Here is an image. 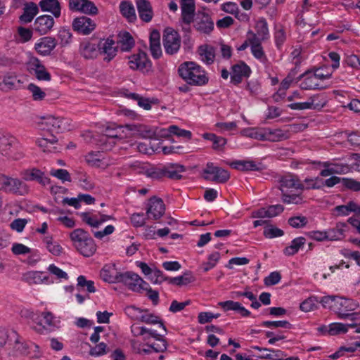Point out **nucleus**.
<instances>
[{"mask_svg": "<svg viewBox=\"0 0 360 360\" xmlns=\"http://www.w3.org/2000/svg\"><path fill=\"white\" fill-rule=\"evenodd\" d=\"M178 72L179 76L190 85L202 86L208 82L205 72L194 62L182 63Z\"/></svg>", "mask_w": 360, "mask_h": 360, "instance_id": "1", "label": "nucleus"}, {"mask_svg": "<svg viewBox=\"0 0 360 360\" xmlns=\"http://www.w3.org/2000/svg\"><path fill=\"white\" fill-rule=\"evenodd\" d=\"M75 249L83 256L89 257L96 251V245L89 233L82 229H77L70 233Z\"/></svg>", "mask_w": 360, "mask_h": 360, "instance_id": "2", "label": "nucleus"}, {"mask_svg": "<svg viewBox=\"0 0 360 360\" xmlns=\"http://www.w3.org/2000/svg\"><path fill=\"white\" fill-rule=\"evenodd\" d=\"M37 125L40 130L53 135L70 129V123L68 119L51 115L41 117L37 122Z\"/></svg>", "mask_w": 360, "mask_h": 360, "instance_id": "3", "label": "nucleus"}, {"mask_svg": "<svg viewBox=\"0 0 360 360\" xmlns=\"http://www.w3.org/2000/svg\"><path fill=\"white\" fill-rule=\"evenodd\" d=\"M184 24L186 25L192 24L193 30L200 35H210L214 28L212 15L205 11H198L195 15H193L188 22Z\"/></svg>", "mask_w": 360, "mask_h": 360, "instance_id": "4", "label": "nucleus"}, {"mask_svg": "<svg viewBox=\"0 0 360 360\" xmlns=\"http://www.w3.org/2000/svg\"><path fill=\"white\" fill-rule=\"evenodd\" d=\"M17 142V139L12 134L0 131V158L7 160L18 161L25 157L23 151L18 150L13 153L12 148Z\"/></svg>", "mask_w": 360, "mask_h": 360, "instance_id": "5", "label": "nucleus"}, {"mask_svg": "<svg viewBox=\"0 0 360 360\" xmlns=\"http://www.w3.org/2000/svg\"><path fill=\"white\" fill-rule=\"evenodd\" d=\"M358 306V304L352 299L338 297L336 302H335L334 311L340 319L349 318L352 321H354L356 319V314L349 313V311L355 310Z\"/></svg>", "mask_w": 360, "mask_h": 360, "instance_id": "6", "label": "nucleus"}, {"mask_svg": "<svg viewBox=\"0 0 360 360\" xmlns=\"http://www.w3.org/2000/svg\"><path fill=\"white\" fill-rule=\"evenodd\" d=\"M128 65L132 70H138L143 73H148L152 70V63L147 54L143 51H139L128 57Z\"/></svg>", "mask_w": 360, "mask_h": 360, "instance_id": "7", "label": "nucleus"}, {"mask_svg": "<svg viewBox=\"0 0 360 360\" xmlns=\"http://www.w3.org/2000/svg\"><path fill=\"white\" fill-rule=\"evenodd\" d=\"M5 182H3V189L16 195L24 196L30 191V186L18 178H13L6 175Z\"/></svg>", "mask_w": 360, "mask_h": 360, "instance_id": "8", "label": "nucleus"}, {"mask_svg": "<svg viewBox=\"0 0 360 360\" xmlns=\"http://www.w3.org/2000/svg\"><path fill=\"white\" fill-rule=\"evenodd\" d=\"M181 45V38L179 34L170 27L164 31L163 46L166 53L173 55L176 53Z\"/></svg>", "mask_w": 360, "mask_h": 360, "instance_id": "9", "label": "nucleus"}, {"mask_svg": "<svg viewBox=\"0 0 360 360\" xmlns=\"http://www.w3.org/2000/svg\"><path fill=\"white\" fill-rule=\"evenodd\" d=\"M203 173L205 174L204 176L205 179L217 183H225L230 178V174L228 171L221 167L214 166L212 162L207 164L206 167L203 170Z\"/></svg>", "mask_w": 360, "mask_h": 360, "instance_id": "10", "label": "nucleus"}, {"mask_svg": "<svg viewBox=\"0 0 360 360\" xmlns=\"http://www.w3.org/2000/svg\"><path fill=\"white\" fill-rule=\"evenodd\" d=\"M120 277V283H124L129 290L134 292L142 293L143 285H147V283L138 274L132 271L122 273Z\"/></svg>", "mask_w": 360, "mask_h": 360, "instance_id": "11", "label": "nucleus"}, {"mask_svg": "<svg viewBox=\"0 0 360 360\" xmlns=\"http://www.w3.org/2000/svg\"><path fill=\"white\" fill-rule=\"evenodd\" d=\"M165 211V204L161 198L156 197L150 198L146 210V214L149 219L157 220L164 214Z\"/></svg>", "mask_w": 360, "mask_h": 360, "instance_id": "12", "label": "nucleus"}, {"mask_svg": "<svg viewBox=\"0 0 360 360\" xmlns=\"http://www.w3.org/2000/svg\"><path fill=\"white\" fill-rule=\"evenodd\" d=\"M72 28L79 34L87 35L95 30L96 23L86 16H81L73 20Z\"/></svg>", "mask_w": 360, "mask_h": 360, "instance_id": "13", "label": "nucleus"}, {"mask_svg": "<svg viewBox=\"0 0 360 360\" xmlns=\"http://www.w3.org/2000/svg\"><path fill=\"white\" fill-rule=\"evenodd\" d=\"M231 82L234 85L240 84L243 77H248L251 73L250 67L243 61H240L231 68Z\"/></svg>", "mask_w": 360, "mask_h": 360, "instance_id": "14", "label": "nucleus"}, {"mask_svg": "<svg viewBox=\"0 0 360 360\" xmlns=\"http://www.w3.org/2000/svg\"><path fill=\"white\" fill-rule=\"evenodd\" d=\"M28 69L34 72L36 78L41 81H50L51 75L37 58H32L28 63Z\"/></svg>", "mask_w": 360, "mask_h": 360, "instance_id": "15", "label": "nucleus"}, {"mask_svg": "<svg viewBox=\"0 0 360 360\" xmlns=\"http://www.w3.org/2000/svg\"><path fill=\"white\" fill-rule=\"evenodd\" d=\"M20 175L25 181H36L43 186L50 184L49 178L44 175V173L37 168L27 169L21 172Z\"/></svg>", "mask_w": 360, "mask_h": 360, "instance_id": "16", "label": "nucleus"}, {"mask_svg": "<svg viewBox=\"0 0 360 360\" xmlns=\"http://www.w3.org/2000/svg\"><path fill=\"white\" fill-rule=\"evenodd\" d=\"M54 19L49 15H42L37 17L33 24V30L39 34H46L54 25Z\"/></svg>", "mask_w": 360, "mask_h": 360, "instance_id": "17", "label": "nucleus"}, {"mask_svg": "<svg viewBox=\"0 0 360 360\" xmlns=\"http://www.w3.org/2000/svg\"><path fill=\"white\" fill-rule=\"evenodd\" d=\"M279 189L282 193L288 192V189L295 188L300 190L301 191L304 189V186L300 182L299 179L292 174H287L282 176L279 179Z\"/></svg>", "mask_w": 360, "mask_h": 360, "instance_id": "18", "label": "nucleus"}, {"mask_svg": "<svg viewBox=\"0 0 360 360\" xmlns=\"http://www.w3.org/2000/svg\"><path fill=\"white\" fill-rule=\"evenodd\" d=\"M125 128L130 132L126 136L152 139L155 135V133L150 128L142 124H126Z\"/></svg>", "mask_w": 360, "mask_h": 360, "instance_id": "19", "label": "nucleus"}, {"mask_svg": "<svg viewBox=\"0 0 360 360\" xmlns=\"http://www.w3.org/2000/svg\"><path fill=\"white\" fill-rule=\"evenodd\" d=\"M39 319V323L34 327V330L41 334L49 333L53 328L52 314L50 312H44Z\"/></svg>", "mask_w": 360, "mask_h": 360, "instance_id": "20", "label": "nucleus"}, {"mask_svg": "<svg viewBox=\"0 0 360 360\" xmlns=\"http://www.w3.org/2000/svg\"><path fill=\"white\" fill-rule=\"evenodd\" d=\"M57 45L55 38L51 37H45L40 39L39 43L35 44L36 51L41 55H49Z\"/></svg>", "mask_w": 360, "mask_h": 360, "instance_id": "21", "label": "nucleus"}, {"mask_svg": "<svg viewBox=\"0 0 360 360\" xmlns=\"http://www.w3.org/2000/svg\"><path fill=\"white\" fill-rule=\"evenodd\" d=\"M136 6L140 18L146 22H150L153 16L150 3L147 0H136Z\"/></svg>", "mask_w": 360, "mask_h": 360, "instance_id": "22", "label": "nucleus"}, {"mask_svg": "<svg viewBox=\"0 0 360 360\" xmlns=\"http://www.w3.org/2000/svg\"><path fill=\"white\" fill-rule=\"evenodd\" d=\"M113 45L114 41L109 39L98 44V53L104 55L103 60L107 62H110L116 56L117 49Z\"/></svg>", "mask_w": 360, "mask_h": 360, "instance_id": "23", "label": "nucleus"}, {"mask_svg": "<svg viewBox=\"0 0 360 360\" xmlns=\"http://www.w3.org/2000/svg\"><path fill=\"white\" fill-rule=\"evenodd\" d=\"M101 278L108 283H120V276L122 273L117 272L115 266L113 265H105L101 271Z\"/></svg>", "mask_w": 360, "mask_h": 360, "instance_id": "24", "label": "nucleus"}, {"mask_svg": "<svg viewBox=\"0 0 360 360\" xmlns=\"http://www.w3.org/2000/svg\"><path fill=\"white\" fill-rule=\"evenodd\" d=\"M150 51L155 59H158L162 56L160 46V34L158 30H153L150 34Z\"/></svg>", "mask_w": 360, "mask_h": 360, "instance_id": "25", "label": "nucleus"}, {"mask_svg": "<svg viewBox=\"0 0 360 360\" xmlns=\"http://www.w3.org/2000/svg\"><path fill=\"white\" fill-rule=\"evenodd\" d=\"M39 6L42 11L50 12L56 18L60 16L61 7L58 0H41Z\"/></svg>", "mask_w": 360, "mask_h": 360, "instance_id": "26", "label": "nucleus"}, {"mask_svg": "<svg viewBox=\"0 0 360 360\" xmlns=\"http://www.w3.org/2000/svg\"><path fill=\"white\" fill-rule=\"evenodd\" d=\"M181 9L183 23L188 22L193 15L195 14L194 0H181Z\"/></svg>", "mask_w": 360, "mask_h": 360, "instance_id": "27", "label": "nucleus"}, {"mask_svg": "<svg viewBox=\"0 0 360 360\" xmlns=\"http://www.w3.org/2000/svg\"><path fill=\"white\" fill-rule=\"evenodd\" d=\"M80 54L86 59H94L98 55V46L89 41L82 42L79 46Z\"/></svg>", "mask_w": 360, "mask_h": 360, "instance_id": "28", "label": "nucleus"}, {"mask_svg": "<svg viewBox=\"0 0 360 360\" xmlns=\"http://www.w3.org/2000/svg\"><path fill=\"white\" fill-rule=\"evenodd\" d=\"M39 8L33 2L26 3L23 8V13L20 16V20L22 23L32 22L34 16L38 13Z\"/></svg>", "mask_w": 360, "mask_h": 360, "instance_id": "29", "label": "nucleus"}, {"mask_svg": "<svg viewBox=\"0 0 360 360\" xmlns=\"http://www.w3.org/2000/svg\"><path fill=\"white\" fill-rule=\"evenodd\" d=\"M265 141L276 142L287 139L288 134L281 129H272L270 128H264Z\"/></svg>", "mask_w": 360, "mask_h": 360, "instance_id": "30", "label": "nucleus"}, {"mask_svg": "<svg viewBox=\"0 0 360 360\" xmlns=\"http://www.w3.org/2000/svg\"><path fill=\"white\" fill-rule=\"evenodd\" d=\"M304 77V80L300 84V87L302 89H320V84L317 82L316 75L310 72H307L299 77V79Z\"/></svg>", "mask_w": 360, "mask_h": 360, "instance_id": "31", "label": "nucleus"}, {"mask_svg": "<svg viewBox=\"0 0 360 360\" xmlns=\"http://www.w3.org/2000/svg\"><path fill=\"white\" fill-rule=\"evenodd\" d=\"M24 279L30 284H41L49 282V277L41 271H30L24 275Z\"/></svg>", "mask_w": 360, "mask_h": 360, "instance_id": "32", "label": "nucleus"}, {"mask_svg": "<svg viewBox=\"0 0 360 360\" xmlns=\"http://www.w3.org/2000/svg\"><path fill=\"white\" fill-rule=\"evenodd\" d=\"M46 134V132L44 131L42 136L37 140L36 143L44 151H51V146L57 143L58 139L56 135Z\"/></svg>", "mask_w": 360, "mask_h": 360, "instance_id": "33", "label": "nucleus"}, {"mask_svg": "<svg viewBox=\"0 0 360 360\" xmlns=\"http://www.w3.org/2000/svg\"><path fill=\"white\" fill-rule=\"evenodd\" d=\"M198 53L203 62L208 65L213 63L215 58L214 47L208 45L200 46L198 49Z\"/></svg>", "mask_w": 360, "mask_h": 360, "instance_id": "34", "label": "nucleus"}, {"mask_svg": "<svg viewBox=\"0 0 360 360\" xmlns=\"http://www.w3.org/2000/svg\"><path fill=\"white\" fill-rule=\"evenodd\" d=\"M240 134L242 136L254 139L259 141H265L264 138V128H257V127H250L243 129Z\"/></svg>", "mask_w": 360, "mask_h": 360, "instance_id": "35", "label": "nucleus"}, {"mask_svg": "<svg viewBox=\"0 0 360 360\" xmlns=\"http://www.w3.org/2000/svg\"><path fill=\"white\" fill-rule=\"evenodd\" d=\"M185 167L181 165H169L165 166V176L171 179H180L182 176L179 174L180 172H184Z\"/></svg>", "mask_w": 360, "mask_h": 360, "instance_id": "36", "label": "nucleus"}, {"mask_svg": "<svg viewBox=\"0 0 360 360\" xmlns=\"http://www.w3.org/2000/svg\"><path fill=\"white\" fill-rule=\"evenodd\" d=\"M120 12L123 16L132 22L136 20V16L133 5L128 1H122L120 5Z\"/></svg>", "mask_w": 360, "mask_h": 360, "instance_id": "37", "label": "nucleus"}, {"mask_svg": "<svg viewBox=\"0 0 360 360\" xmlns=\"http://www.w3.org/2000/svg\"><path fill=\"white\" fill-rule=\"evenodd\" d=\"M306 239L304 237H298L293 239L291 245L284 249V254L288 256L294 255L304 245Z\"/></svg>", "mask_w": 360, "mask_h": 360, "instance_id": "38", "label": "nucleus"}, {"mask_svg": "<svg viewBox=\"0 0 360 360\" xmlns=\"http://www.w3.org/2000/svg\"><path fill=\"white\" fill-rule=\"evenodd\" d=\"M202 136L205 139L212 142V148L214 150H221L226 143V139L221 136H217L214 134L205 133Z\"/></svg>", "mask_w": 360, "mask_h": 360, "instance_id": "39", "label": "nucleus"}, {"mask_svg": "<svg viewBox=\"0 0 360 360\" xmlns=\"http://www.w3.org/2000/svg\"><path fill=\"white\" fill-rule=\"evenodd\" d=\"M195 277L191 272H186L182 276L170 278L169 283L174 284L179 286L188 285L195 281Z\"/></svg>", "mask_w": 360, "mask_h": 360, "instance_id": "40", "label": "nucleus"}, {"mask_svg": "<svg viewBox=\"0 0 360 360\" xmlns=\"http://www.w3.org/2000/svg\"><path fill=\"white\" fill-rule=\"evenodd\" d=\"M345 226V224H337L335 228L330 229L326 231L328 240H338L343 238L344 230L342 227Z\"/></svg>", "mask_w": 360, "mask_h": 360, "instance_id": "41", "label": "nucleus"}, {"mask_svg": "<svg viewBox=\"0 0 360 360\" xmlns=\"http://www.w3.org/2000/svg\"><path fill=\"white\" fill-rule=\"evenodd\" d=\"M233 168L241 171H256L258 167L254 161L239 160L232 163Z\"/></svg>", "mask_w": 360, "mask_h": 360, "instance_id": "42", "label": "nucleus"}, {"mask_svg": "<svg viewBox=\"0 0 360 360\" xmlns=\"http://www.w3.org/2000/svg\"><path fill=\"white\" fill-rule=\"evenodd\" d=\"M134 319H139L141 321L144 322L146 323H148V324L159 323L160 327L162 328V329L165 330V332H167V329H166L163 322L160 319V317L158 316H155L153 314H142L139 318L136 316V317H134Z\"/></svg>", "mask_w": 360, "mask_h": 360, "instance_id": "43", "label": "nucleus"}, {"mask_svg": "<svg viewBox=\"0 0 360 360\" xmlns=\"http://www.w3.org/2000/svg\"><path fill=\"white\" fill-rule=\"evenodd\" d=\"M44 242L46 244V248L52 255L59 256L63 252V248L58 243L53 242L52 237H45Z\"/></svg>", "mask_w": 360, "mask_h": 360, "instance_id": "44", "label": "nucleus"}, {"mask_svg": "<svg viewBox=\"0 0 360 360\" xmlns=\"http://www.w3.org/2000/svg\"><path fill=\"white\" fill-rule=\"evenodd\" d=\"M119 43L122 51H128L134 46V40L129 32H124Z\"/></svg>", "mask_w": 360, "mask_h": 360, "instance_id": "45", "label": "nucleus"}, {"mask_svg": "<svg viewBox=\"0 0 360 360\" xmlns=\"http://www.w3.org/2000/svg\"><path fill=\"white\" fill-rule=\"evenodd\" d=\"M145 174L148 177L153 179H161L165 177V166L162 167H153L147 169Z\"/></svg>", "mask_w": 360, "mask_h": 360, "instance_id": "46", "label": "nucleus"}, {"mask_svg": "<svg viewBox=\"0 0 360 360\" xmlns=\"http://www.w3.org/2000/svg\"><path fill=\"white\" fill-rule=\"evenodd\" d=\"M109 351L107 345L102 342L94 347H91L89 355L97 357L108 354Z\"/></svg>", "mask_w": 360, "mask_h": 360, "instance_id": "47", "label": "nucleus"}, {"mask_svg": "<svg viewBox=\"0 0 360 360\" xmlns=\"http://www.w3.org/2000/svg\"><path fill=\"white\" fill-rule=\"evenodd\" d=\"M318 98L319 96H312L308 100V101L301 103V109H321L325 105V101H319V103H315V100Z\"/></svg>", "mask_w": 360, "mask_h": 360, "instance_id": "48", "label": "nucleus"}, {"mask_svg": "<svg viewBox=\"0 0 360 360\" xmlns=\"http://www.w3.org/2000/svg\"><path fill=\"white\" fill-rule=\"evenodd\" d=\"M256 34L262 39L265 40L269 37V30L267 23L264 20L257 21L256 26Z\"/></svg>", "mask_w": 360, "mask_h": 360, "instance_id": "49", "label": "nucleus"}, {"mask_svg": "<svg viewBox=\"0 0 360 360\" xmlns=\"http://www.w3.org/2000/svg\"><path fill=\"white\" fill-rule=\"evenodd\" d=\"M318 300L314 297H311L303 301L300 306L302 311L309 312L317 308Z\"/></svg>", "mask_w": 360, "mask_h": 360, "instance_id": "50", "label": "nucleus"}, {"mask_svg": "<svg viewBox=\"0 0 360 360\" xmlns=\"http://www.w3.org/2000/svg\"><path fill=\"white\" fill-rule=\"evenodd\" d=\"M77 288H86V290L93 293L96 292L94 282L92 281H87L84 276H79L77 278Z\"/></svg>", "mask_w": 360, "mask_h": 360, "instance_id": "51", "label": "nucleus"}, {"mask_svg": "<svg viewBox=\"0 0 360 360\" xmlns=\"http://www.w3.org/2000/svg\"><path fill=\"white\" fill-rule=\"evenodd\" d=\"M220 258V254L218 252H214L209 256L208 261L202 264L204 271H208L215 266Z\"/></svg>", "mask_w": 360, "mask_h": 360, "instance_id": "52", "label": "nucleus"}, {"mask_svg": "<svg viewBox=\"0 0 360 360\" xmlns=\"http://www.w3.org/2000/svg\"><path fill=\"white\" fill-rule=\"evenodd\" d=\"M347 332V326L341 323H333L329 326L328 333L330 335H335L340 333H346Z\"/></svg>", "mask_w": 360, "mask_h": 360, "instance_id": "53", "label": "nucleus"}, {"mask_svg": "<svg viewBox=\"0 0 360 360\" xmlns=\"http://www.w3.org/2000/svg\"><path fill=\"white\" fill-rule=\"evenodd\" d=\"M58 37L60 45L65 46L71 41L72 33L68 29L61 28L58 32Z\"/></svg>", "mask_w": 360, "mask_h": 360, "instance_id": "54", "label": "nucleus"}, {"mask_svg": "<svg viewBox=\"0 0 360 360\" xmlns=\"http://www.w3.org/2000/svg\"><path fill=\"white\" fill-rule=\"evenodd\" d=\"M283 231L272 225L267 226L264 228V235L266 238H273L275 237L282 236Z\"/></svg>", "mask_w": 360, "mask_h": 360, "instance_id": "55", "label": "nucleus"}, {"mask_svg": "<svg viewBox=\"0 0 360 360\" xmlns=\"http://www.w3.org/2000/svg\"><path fill=\"white\" fill-rule=\"evenodd\" d=\"M28 90L32 93V98L34 101H41L44 98L46 94L38 86L30 84L28 86Z\"/></svg>", "mask_w": 360, "mask_h": 360, "instance_id": "56", "label": "nucleus"}, {"mask_svg": "<svg viewBox=\"0 0 360 360\" xmlns=\"http://www.w3.org/2000/svg\"><path fill=\"white\" fill-rule=\"evenodd\" d=\"M282 200L283 202L290 204H300L302 202V198L301 194H292L290 195L288 192L282 193L281 196Z\"/></svg>", "mask_w": 360, "mask_h": 360, "instance_id": "57", "label": "nucleus"}, {"mask_svg": "<svg viewBox=\"0 0 360 360\" xmlns=\"http://www.w3.org/2000/svg\"><path fill=\"white\" fill-rule=\"evenodd\" d=\"M169 131L172 134H174L179 137H184L188 140L191 139L192 134L190 131L181 129L176 125H172L169 127Z\"/></svg>", "mask_w": 360, "mask_h": 360, "instance_id": "58", "label": "nucleus"}, {"mask_svg": "<svg viewBox=\"0 0 360 360\" xmlns=\"http://www.w3.org/2000/svg\"><path fill=\"white\" fill-rule=\"evenodd\" d=\"M342 183L347 189L360 191V182L354 179L342 178Z\"/></svg>", "mask_w": 360, "mask_h": 360, "instance_id": "59", "label": "nucleus"}, {"mask_svg": "<svg viewBox=\"0 0 360 360\" xmlns=\"http://www.w3.org/2000/svg\"><path fill=\"white\" fill-rule=\"evenodd\" d=\"M143 292H146V295L148 298L152 301L154 305H157L159 302V293L157 290H153L149 284L147 283V285H143Z\"/></svg>", "mask_w": 360, "mask_h": 360, "instance_id": "60", "label": "nucleus"}, {"mask_svg": "<svg viewBox=\"0 0 360 360\" xmlns=\"http://www.w3.org/2000/svg\"><path fill=\"white\" fill-rule=\"evenodd\" d=\"M307 219L304 216H296L288 219L289 224L294 228L304 227L307 224Z\"/></svg>", "mask_w": 360, "mask_h": 360, "instance_id": "61", "label": "nucleus"}, {"mask_svg": "<svg viewBox=\"0 0 360 360\" xmlns=\"http://www.w3.org/2000/svg\"><path fill=\"white\" fill-rule=\"evenodd\" d=\"M82 13L89 15H96L98 13V8L95 4L89 0H84Z\"/></svg>", "mask_w": 360, "mask_h": 360, "instance_id": "62", "label": "nucleus"}, {"mask_svg": "<svg viewBox=\"0 0 360 360\" xmlns=\"http://www.w3.org/2000/svg\"><path fill=\"white\" fill-rule=\"evenodd\" d=\"M304 181L306 184V186H304V188L306 189H320L322 187L321 184V182H322V179L319 177H316L314 179L307 178Z\"/></svg>", "mask_w": 360, "mask_h": 360, "instance_id": "63", "label": "nucleus"}, {"mask_svg": "<svg viewBox=\"0 0 360 360\" xmlns=\"http://www.w3.org/2000/svg\"><path fill=\"white\" fill-rule=\"evenodd\" d=\"M50 174L51 175L57 177L58 179L62 180L63 181H71L70 175L66 169H52L50 172Z\"/></svg>", "mask_w": 360, "mask_h": 360, "instance_id": "64", "label": "nucleus"}]
</instances>
